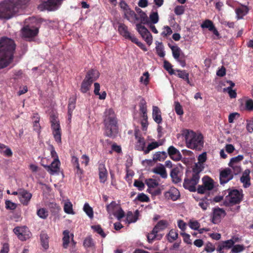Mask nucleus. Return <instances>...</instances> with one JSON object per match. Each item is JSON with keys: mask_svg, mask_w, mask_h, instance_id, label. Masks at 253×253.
Segmentation results:
<instances>
[{"mask_svg": "<svg viewBox=\"0 0 253 253\" xmlns=\"http://www.w3.org/2000/svg\"><path fill=\"white\" fill-rule=\"evenodd\" d=\"M30 0H6L0 2V19L8 20L24 8Z\"/></svg>", "mask_w": 253, "mask_h": 253, "instance_id": "1", "label": "nucleus"}, {"mask_svg": "<svg viewBox=\"0 0 253 253\" xmlns=\"http://www.w3.org/2000/svg\"><path fill=\"white\" fill-rule=\"evenodd\" d=\"M15 48L13 40L7 37L0 39V69L6 67L12 62Z\"/></svg>", "mask_w": 253, "mask_h": 253, "instance_id": "2", "label": "nucleus"}, {"mask_svg": "<svg viewBox=\"0 0 253 253\" xmlns=\"http://www.w3.org/2000/svg\"><path fill=\"white\" fill-rule=\"evenodd\" d=\"M105 134L110 137H114L118 133L117 120L114 111L112 108L106 109L104 115Z\"/></svg>", "mask_w": 253, "mask_h": 253, "instance_id": "3", "label": "nucleus"}, {"mask_svg": "<svg viewBox=\"0 0 253 253\" xmlns=\"http://www.w3.org/2000/svg\"><path fill=\"white\" fill-rule=\"evenodd\" d=\"M181 135L184 137L186 146L191 149L201 150L203 147V137L201 133L188 129H184Z\"/></svg>", "mask_w": 253, "mask_h": 253, "instance_id": "4", "label": "nucleus"}, {"mask_svg": "<svg viewBox=\"0 0 253 253\" xmlns=\"http://www.w3.org/2000/svg\"><path fill=\"white\" fill-rule=\"evenodd\" d=\"M200 172L193 169L192 172L189 173L187 177L185 178L183 182V187L190 191H195L196 190V186L200 180Z\"/></svg>", "mask_w": 253, "mask_h": 253, "instance_id": "5", "label": "nucleus"}, {"mask_svg": "<svg viewBox=\"0 0 253 253\" xmlns=\"http://www.w3.org/2000/svg\"><path fill=\"white\" fill-rule=\"evenodd\" d=\"M51 128L55 141L61 143V129L58 118L55 115L50 116Z\"/></svg>", "mask_w": 253, "mask_h": 253, "instance_id": "6", "label": "nucleus"}, {"mask_svg": "<svg viewBox=\"0 0 253 253\" xmlns=\"http://www.w3.org/2000/svg\"><path fill=\"white\" fill-rule=\"evenodd\" d=\"M203 184L199 185L197 189L199 193L204 194L207 191L212 190L214 186L213 180L209 176H205L202 178Z\"/></svg>", "mask_w": 253, "mask_h": 253, "instance_id": "7", "label": "nucleus"}, {"mask_svg": "<svg viewBox=\"0 0 253 253\" xmlns=\"http://www.w3.org/2000/svg\"><path fill=\"white\" fill-rule=\"evenodd\" d=\"M13 232L17 235L18 238L22 241H26L32 236L31 232L26 226L16 227L14 228Z\"/></svg>", "mask_w": 253, "mask_h": 253, "instance_id": "8", "label": "nucleus"}, {"mask_svg": "<svg viewBox=\"0 0 253 253\" xmlns=\"http://www.w3.org/2000/svg\"><path fill=\"white\" fill-rule=\"evenodd\" d=\"M63 0H42V2L38 8L41 11L44 10H53L58 5L60 4Z\"/></svg>", "mask_w": 253, "mask_h": 253, "instance_id": "9", "label": "nucleus"}, {"mask_svg": "<svg viewBox=\"0 0 253 253\" xmlns=\"http://www.w3.org/2000/svg\"><path fill=\"white\" fill-rule=\"evenodd\" d=\"M243 194L237 190L230 191L225 197L226 202L232 204L239 203L242 199Z\"/></svg>", "mask_w": 253, "mask_h": 253, "instance_id": "10", "label": "nucleus"}, {"mask_svg": "<svg viewBox=\"0 0 253 253\" xmlns=\"http://www.w3.org/2000/svg\"><path fill=\"white\" fill-rule=\"evenodd\" d=\"M21 32L24 38L29 39V41H31L38 34L39 28L35 27L31 28L29 26H26L22 29Z\"/></svg>", "mask_w": 253, "mask_h": 253, "instance_id": "11", "label": "nucleus"}, {"mask_svg": "<svg viewBox=\"0 0 253 253\" xmlns=\"http://www.w3.org/2000/svg\"><path fill=\"white\" fill-rule=\"evenodd\" d=\"M105 161H99L98 162V174L100 182L104 183L108 178V171L105 166Z\"/></svg>", "mask_w": 253, "mask_h": 253, "instance_id": "12", "label": "nucleus"}, {"mask_svg": "<svg viewBox=\"0 0 253 253\" xmlns=\"http://www.w3.org/2000/svg\"><path fill=\"white\" fill-rule=\"evenodd\" d=\"M136 26L137 30L141 35L143 39L145 40L148 44H150L152 42V36L147 29L141 24H137Z\"/></svg>", "mask_w": 253, "mask_h": 253, "instance_id": "13", "label": "nucleus"}, {"mask_svg": "<svg viewBox=\"0 0 253 253\" xmlns=\"http://www.w3.org/2000/svg\"><path fill=\"white\" fill-rule=\"evenodd\" d=\"M158 161V152H156L154 155L152 160H145L142 162L143 166L149 168L155 166V167L152 169V171L158 174V165L157 163Z\"/></svg>", "mask_w": 253, "mask_h": 253, "instance_id": "14", "label": "nucleus"}, {"mask_svg": "<svg viewBox=\"0 0 253 253\" xmlns=\"http://www.w3.org/2000/svg\"><path fill=\"white\" fill-rule=\"evenodd\" d=\"M135 139H137L135 149L140 151H143L146 145V142L143 137L141 136L140 131L138 129H136L134 132Z\"/></svg>", "mask_w": 253, "mask_h": 253, "instance_id": "15", "label": "nucleus"}, {"mask_svg": "<svg viewBox=\"0 0 253 253\" xmlns=\"http://www.w3.org/2000/svg\"><path fill=\"white\" fill-rule=\"evenodd\" d=\"M32 194L25 189L19 190V200L22 204L27 206L31 199Z\"/></svg>", "mask_w": 253, "mask_h": 253, "instance_id": "16", "label": "nucleus"}, {"mask_svg": "<svg viewBox=\"0 0 253 253\" xmlns=\"http://www.w3.org/2000/svg\"><path fill=\"white\" fill-rule=\"evenodd\" d=\"M233 177V173L229 169H226L220 173V182L221 184H225L231 180Z\"/></svg>", "mask_w": 253, "mask_h": 253, "instance_id": "17", "label": "nucleus"}, {"mask_svg": "<svg viewBox=\"0 0 253 253\" xmlns=\"http://www.w3.org/2000/svg\"><path fill=\"white\" fill-rule=\"evenodd\" d=\"M60 164L58 159H55L50 165L42 166L50 174H53L59 170Z\"/></svg>", "mask_w": 253, "mask_h": 253, "instance_id": "18", "label": "nucleus"}, {"mask_svg": "<svg viewBox=\"0 0 253 253\" xmlns=\"http://www.w3.org/2000/svg\"><path fill=\"white\" fill-rule=\"evenodd\" d=\"M207 153L203 152L198 157V162L196 163L193 169L199 171H202L204 169V163L207 160Z\"/></svg>", "mask_w": 253, "mask_h": 253, "instance_id": "19", "label": "nucleus"}, {"mask_svg": "<svg viewBox=\"0 0 253 253\" xmlns=\"http://www.w3.org/2000/svg\"><path fill=\"white\" fill-rule=\"evenodd\" d=\"M164 196L167 199L175 201L179 198L180 193L176 188L171 187L168 191L165 192Z\"/></svg>", "mask_w": 253, "mask_h": 253, "instance_id": "20", "label": "nucleus"}, {"mask_svg": "<svg viewBox=\"0 0 253 253\" xmlns=\"http://www.w3.org/2000/svg\"><path fill=\"white\" fill-rule=\"evenodd\" d=\"M201 27L203 29H208L209 31H212L217 36H219L218 32L214 26L213 22L210 20H205L201 24Z\"/></svg>", "mask_w": 253, "mask_h": 253, "instance_id": "21", "label": "nucleus"}, {"mask_svg": "<svg viewBox=\"0 0 253 253\" xmlns=\"http://www.w3.org/2000/svg\"><path fill=\"white\" fill-rule=\"evenodd\" d=\"M225 215V213L224 210L221 209H215L213 212L212 222L214 224L218 223L221 218L223 217Z\"/></svg>", "mask_w": 253, "mask_h": 253, "instance_id": "22", "label": "nucleus"}, {"mask_svg": "<svg viewBox=\"0 0 253 253\" xmlns=\"http://www.w3.org/2000/svg\"><path fill=\"white\" fill-rule=\"evenodd\" d=\"M76 97L73 96L69 99L68 105V118L69 121L71 120L73 110L76 107Z\"/></svg>", "mask_w": 253, "mask_h": 253, "instance_id": "23", "label": "nucleus"}, {"mask_svg": "<svg viewBox=\"0 0 253 253\" xmlns=\"http://www.w3.org/2000/svg\"><path fill=\"white\" fill-rule=\"evenodd\" d=\"M99 75L100 74L97 70L91 69L87 72L84 79L93 83L99 78Z\"/></svg>", "mask_w": 253, "mask_h": 253, "instance_id": "24", "label": "nucleus"}, {"mask_svg": "<svg viewBox=\"0 0 253 253\" xmlns=\"http://www.w3.org/2000/svg\"><path fill=\"white\" fill-rule=\"evenodd\" d=\"M172 180L175 183H178L181 181L179 169L177 168L173 169L170 172Z\"/></svg>", "mask_w": 253, "mask_h": 253, "instance_id": "25", "label": "nucleus"}, {"mask_svg": "<svg viewBox=\"0 0 253 253\" xmlns=\"http://www.w3.org/2000/svg\"><path fill=\"white\" fill-rule=\"evenodd\" d=\"M119 33L126 39L131 34L128 30L127 27L124 23H120L118 26Z\"/></svg>", "mask_w": 253, "mask_h": 253, "instance_id": "26", "label": "nucleus"}, {"mask_svg": "<svg viewBox=\"0 0 253 253\" xmlns=\"http://www.w3.org/2000/svg\"><path fill=\"white\" fill-rule=\"evenodd\" d=\"M249 173V170H246L240 178L241 182L243 183L244 187L245 188L248 187L250 185Z\"/></svg>", "mask_w": 253, "mask_h": 253, "instance_id": "27", "label": "nucleus"}, {"mask_svg": "<svg viewBox=\"0 0 253 253\" xmlns=\"http://www.w3.org/2000/svg\"><path fill=\"white\" fill-rule=\"evenodd\" d=\"M124 18H126L129 21H132L134 20H138V18L137 17L136 14L134 11L131 10L130 8L129 10L124 12Z\"/></svg>", "mask_w": 253, "mask_h": 253, "instance_id": "28", "label": "nucleus"}, {"mask_svg": "<svg viewBox=\"0 0 253 253\" xmlns=\"http://www.w3.org/2000/svg\"><path fill=\"white\" fill-rule=\"evenodd\" d=\"M120 208V206L115 201H112L107 205L106 210L108 213L113 214Z\"/></svg>", "mask_w": 253, "mask_h": 253, "instance_id": "29", "label": "nucleus"}, {"mask_svg": "<svg viewBox=\"0 0 253 253\" xmlns=\"http://www.w3.org/2000/svg\"><path fill=\"white\" fill-rule=\"evenodd\" d=\"M249 12V8L247 6L242 5L237 8L236 10L238 19H241L244 16L246 15Z\"/></svg>", "mask_w": 253, "mask_h": 253, "instance_id": "30", "label": "nucleus"}, {"mask_svg": "<svg viewBox=\"0 0 253 253\" xmlns=\"http://www.w3.org/2000/svg\"><path fill=\"white\" fill-rule=\"evenodd\" d=\"M94 93L96 95H99V98L101 100H104L106 98V93L105 91H103L101 93H100V84L98 83H95L94 84Z\"/></svg>", "mask_w": 253, "mask_h": 253, "instance_id": "31", "label": "nucleus"}, {"mask_svg": "<svg viewBox=\"0 0 253 253\" xmlns=\"http://www.w3.org/2000/svg\"><path fill=\"white\" fill-rule=\"evenodd\" d=\"M92 84V83H91V82L84 79L81 84L80 88L81 91L83 93H86L88 90H89Z\"/></svg>", "mask_w": 253, "mask_h": 253, "instance_id": "32", "label": "nucleus"}, {"mask_svg": "<svg viewBox=\"0 0 253 253\" xmlns=\"http://www.w3.org/2000/svg\"><path fill=\"white\" fill-rule=\"evenodd\" d=\"M241 109L248 111H253V100L251 99H247L245 101L244 105L241 104Z\"/></svg>", "mask_w": 253, "mask_h": 253, "instance_id": "33", "label": "nucleus"}, {"mask_svg": "<svg viewBox=\"0 0 253 253\" xmlns=\"http://www.w3.org/2000/svg\"><path fill=\"white\" fill-rule=\"evenodd\" d=\"M158 232V223H157L154 228H153L152 232L148 234L147 238L149 243H152L153 240L156 237L157 233Z\"/></svg>", "mask_w": 253, "mask_h": 253, "instance_id": "34", "label": "nucleus"}, {"mask_svg": "<svg viewBox=\"0 0 253 253\" xmlns=\"http://www.w3.org/2000/svg\"><path fill=\"white\" fill-rule=\"evenodd\" d=\"M178 233L174 229H171L167 235V238L169 242L171 243L176 240L178 238Z\"/></svg>", "mask_w": 253, "mask_h": 253, "instance_id": "35", "label": "nucleus"}, {"mask_svg": "<svg viewBox=\"0 0 253 253\" xmlns=\"http://www.w3.org/2000/svg\"><path fill=\"white\" fill-rule=\"evenodd\" d=\"M63 247L64 249H67L70 242L69 231L67 230H64L63 232Z\"/></svg>", "mask_w": 253, "mask_h": 253, "instance_id": "36", "label": "nucleus"}, {"mask_svg": "<svg viewBox=\"0 0 253 253\" xmlns=\"http://www.w3.org/2000/svg\"><path fill=\"white\" fill-rule=\"evenodd\" d=\"M41 242L42 247L45 250L49 247L48 236L46 234H42L40 236Z\"/></svg>", "mask_w": 253, "mask_h": 253, "instance_id": "37", "label": "nucleus"}, {"mask_svg": "<svg viewBox=\"0 0 253 253\" xmlns=\"http://www.w3.org/2000/svg\"><path fill=\"white\" fill-rule=\"evenodd\" d=\"M170 47L172 51L173 57L175 60H178L181 52L180 48L177 45L170 46Z\"/></svg>", "mask_w": 253, "mask_h": 253, "instance_id": "38", "label": "nucleus"}, {"mask_svg": "<svg viewBox=\"0 0 253 253\" xmlns=\"http://www.w3.org/2000/svg\"><path fill=\"white\" fill-rule=\"evenodd\" d=\"M91 228L94 232L98 234L102 238H104L106 237V234L104 233L100 225L98 224L92 225Z\"/></svg>", "mask_w": 253, "mask_h": 253, "instance_id": "39", "label": "nucleus"}, {"mask_svg": "<svg viewBox=\"0 0 253 253\" xmlns=\"http://www.w3.org/2000/svg\"><path fill=\"white\" fill-rule=\"evenodd\" d=\"M141 125L143 131H145L147 129L148 126V117L147 112L142 113L141 115Z\"/></svg>", "mask_w": 253, "mask_h": 253, "instance_id": "40", "label": "nucleus"}, {"mask_svg": "<svg viewBox=\"0 0 253 253\" xmlns=\"http://www.w3.org/2000/svg\"><path fill=\"white\" fill-rule=\"evenodd\" d=\"M145 183L149 187V188H154L158 185V182L156 179L148 178L145 180Z\"/></svg>", "mask_w": 253, "mask_h": 253, "instance_id": "41", "label": "nucleus"}, {"mask_svg": "<svg viewBox=\"0 0 253 253\" xmlns=\"http://www.w3.org/2000/svg\"><path fill=\"white\" fill-rule=\"evenodd\" d=\"M158 147V142L155 141L149 143L147 146L145 147L143 151L145 154H148L151 151Z\"/></svg>", "mask_w": 253, "mask_h": 253, "instance_id": "42", "label": "nucleus"}, {"mask_svg": "<svg viewBox=\"0 0 253 253\" xmlns=\"http://www.w3.org/2000/svg\"><path fill=\"white\" fill-rule=\"evenodd\" d=\"M148 21L147 23L146 24H148L150 23L155 24L157 23L158 21V14L157 12H153L150 15L149 17H148Z\"/></svg>", "mask_w": 253, "mask_h": 253, "instance_id": "43", "label": "nucleus"}, {"mask_svg": "<svg viewBox=\"0 0 253 253\" xmlns=\"http://www.w3.org/2000/svg\"><path fill=\"white\" fill-rule=\"evenodd\" d=\"M245 250V247L243 245L237 244L234 245L232 249L231 252L232 253H240Z\"/></svg>", "mask_w": 253, "mask_h": 253, "instance_id": "44", "label": "nucleus"}, {"mask_svg": "<svg viewBox=\"0 0 253 253\" xmlns=\"http://www.w3.org/2000/svg\"><path fill=\"white\" fill-rule=\"evenodd\" d=\"M64 211L68 214H74V212L73 210V205L70 202H67L64 204Z\"/></svg>", "mask_w": 253, "mask_h": 253, "instance_id": "45", "label": "nucleus"}, {"mask_svg": "<svg viewBox=\"0 0 253 253\" xmlns=\"http://www.w3.org/2000/svg\"><path fill=\"white\" fill-rule=\"evenodd\" d=\"M138 211L135 212V214L133 215L132 212L129 211L127 213L126 219L129 223L135 222L137 220Z\"/></svg>", "mask_w": 253, "mask_h": 253, "instance_id": "46", "label": "nucleus"}, {"mask_svg": "<svg viewBox=\"0 0 253 253\" xmlns=\"http://www.w3.org/2000/svg\"><path fill=\"white\" fill-rule=\"evenodd\" d=\"M84 246L85 248H91L94 246L93 239L91 236H88L86 237L83 243Z\"/></svg>", "mask_w": 253, "mask_h": 253, "instance_id": "47", "label": "nucleus"}, {"mask_svg": "<svg viewBox=\"0 0 253 253\" xmlns=\"http://www.w3.org/2000/svg\"><path fill=\"white\" fill-rule=\"evenodd\" d=\"M243 156L241 155H238L236 157L231 158L229 163V166H233V165H239V162L241 161L243 159Z\"/></svg>", "mask_w": 253, "mask_h": 253, "instance_id": "48", "label": "nucleus"}, {"mask_svg": "<svg viewBox=\"0 0 253 253\" xmlns=\"http://www.w3.org/2000/svg\"><path fill=\"white\" fill-rule=\"evenodd\" d=\"M84 211L90 218L93 217V212L92 209L90 207L88 203H86L84 204Z\"/></svg>", "mask_w": 253, "mask_h": 253, "instance_id": "49", "label": "nucleus"}, {"mask_svg": "<svg viewBox=\"0 0 253 253\" xmlns=\"http://www.w3.org/2000/svg\"><path fill=\"white\" fill-rule=\"evenodd\" d=\"M37 215L41 218L45 219L48 215L47 211L44 208H41L37 211Z\"/></svg>", "mask_w": 253, "mask_h": 253, "instance_id": "50", "label": "nucleus"}, {"mask_svg": "<svg viewBox=\"0 0 253 253\" xmlns=\"http://www.w3.org/2000/svg\"><path fill=\"white\" fill-rule=\"evenodd\" d=\"M140 82L146 85L148 84L149 82V74L148 72H145L140 77Z\"/></svg>", "mask_w": 253, "mask_h": 253, "instance_id": "51", "label": "nucleus"}, {"mask_svg": "<svg viewBox=\"0 0 253 253\" xmlns=\"http://www.w3.org/2000/svg\"><path fill=\"white\" fill-rule=\"evenodd\" d=\"M135 200H138L141 202H148L149 201V198L146 194L142 193L137 195Z\"/></svg>", "mask_w": 253, "mask_h": 253, "instance_id": "52", "label": "nucleus"}, {"mask_svg": "<svg viewBox=\"0 0 253 253\" xmlns=\"http://www.w3.org/2000/svg\"><path fill=\"white\" fill-rule=\"evenodd\" d=\"M73 167L75 169V173L77 174L80 179H82L84 174V170L80 168L79 163L74 166Z\"/></svg>", "mask_w": 253, "mask_h": 253, "instance_id": "53", "label": "nucleus"}, {"mask_svg": "<svg viewBox=\"0 0 253 253\" xmlns=\"http://www.w3.org/2000/svg\"><path fill=\"white\" fill-rule=\"evenodd\" d=\"M164 67L170 75L174 74L171 64L168 61H164Z\"/></svg>", "mask_w": 253, "mask_h": 253, "instance_id": "54", "label": "nucleus"}, {"mask_svg": "<svg viewBox=\"0 0 253 253\" xmlns=\"http://www.w3.org/2000/svg\"><path fill=\"white\" fill-rule=\"evenodd\" d=\"M174 110L177 115L181 116L183 114L182 107L178 102H174Z\"/></svg>", "mask_w": 253, "mask_h": 253, "instance_id": "55", "label": "nucleus"}, {"mask_svg": "<svg viewBox=\"0 0 253 253\" xmlns=\"http://www.w3.org/2000/svg\"><path fill=\"white\" fill-rule=\"evenodd\" d=\"M49 208L52 213H56L60 210L59 206L55 203H50Z\"/></svg>", "mask_w": 253, "mask_h": 253, "instance_id": "56", "label": "nucleus"}, {"mask_svg": "<svg viewBox=\"0 0 253 253\" xmlns=\"http://www.w3.org/2000/svg\"><path fill=\"white\" fill-rule=\"evenodd\" d=\"M139 110L141 113L147 112V106L145 100L143 99H141L139 104Z\"/></svg>", "mask_w": 253, "mask_h": 253, "instance_id": "57", "label": "nucleus"}, {"mask_svg": "<svg viewBox=\"0 0 253 253\" xmlns=\"http://www.w3.org/2000/svg\"><path fill=\"white\" fill-rule=\"evenodd\" d=\"M133 185L134 186L137 187L139 191H142L145 188L144 183L142 181L137 179L134 180Z\"/></svg>", "mask_w": 253, "mask_h": 253, "instance_id": "58", "label": "nucleus"}, {"mask_svg": "<svg viewBox=\"0 0 253 253\" xmlns=\"http://www.w3.org/2000/svg\"><path fill=\"white\" fill-rule=\"evenodd\" d=\"M159 175L163 178H166L168 176V174L164 165H159Z\"/></svg>", "mask_w": 253, "mask_h": 253, "instance_id": "59", "label": "nucleus"}, {"mask_svg": "<svg viewBox=\"0 0 253 253\" xmlns=\"http://www.w3.org/2000/svg\"><path fill=\"white\" fill-rule=\"evenodd\" d=\"M224 92H227L229 96L231 98H235L236 97L237 93L235 90L231 89V87H226L223 88Z\"/></svg>", "mask_w": 253, "mask_h": 253, "instance_id": "60", "label": "nucleus"}, {"mask_svg": "<svg viewBox=\"0 0 253 253\" xmlns=\"http://www.w3.org/2000/svg\"><path fill=\"white\" fill-rule=\"evenodd\" d=\"M5 204L6 209L14 210L17 207V205L15 203H14L9 200H6Z\"/></svg>", "mask_w": 253, "mask_h": 253, "instance_id": "61", "label": "nucleus"}, {"mask_svg": "<svg viewBox=\"0 0 253 253\" xmlns=\"http://www.w3.org/2000/svg\"><path fill=\"white\" fill-rule=\"evenodd\" d=\"M113 215L116 216L118 220H120L125 216V212L122 208L120 207Z\"/></svg>", "mask_w": 253, "mask_h": 253, "instance_id": "62", "label": "nucleus"}, {"mask_svg": "<svg viewBox=\"0 0 253 253\" xmlns=\"http://www.w3.org/2000/svg\"><path fill=\"white\" fill-rule=\"evenodd\" d=\"M139 19L140 20V24H146V23H148L149 20L148 17L146 15V14L144 12L140 14V15H139V18H138V20Z\"/></svg>", "mask_w": 253, "mask_h": 253, "instance_id": "63", "label": "nucleus"}, {"mask_svg": "<svg viewBox=\"0 0 253 253\" xmlns=\"http://www.w3.org/2000/svg\"><path fill=\"white\" fill-rule=\"evenodd\" d=\"M189 225L193 230H198L200 227V223L196 220H190Z\"/></svg>", "mask_w": 253, "mask_h": 253, "instance_id": "64", "label": "nucleus"}]
</instances>
